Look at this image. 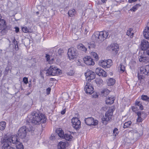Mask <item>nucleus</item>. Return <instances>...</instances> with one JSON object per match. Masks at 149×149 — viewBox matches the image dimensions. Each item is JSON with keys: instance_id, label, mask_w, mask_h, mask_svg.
<instances>
[{"instance_id": "1", "label": "nucleus", "mask_w": 149, "mask_h": 149, "mask_svg": "<svg viewBox=\"0 0 149 149\" xmlns=\"http://www.w3.org/2000/svg\"><path fill=\"white\" fill-rule=\"evenodd\" d=\"M46 119L44 115L40 113L38 111H34L32 113L31 115L28 116L26 121L35 125H38L40 122L44 123Z\"/></svg>"}, {"instance_id": "2", "label": "nucleus", "mask_w": 149, "mask_h": 149, "mask_svg": "<svg viewBox=\"0 0 149 149\" xmlns=\"http://www.w3.org/2000/svg\"><path fill=\"white\" fill-rule=\"evenodd\" d=\"M109 33L106 31H96L92 35V38L95 42L100 43L107 38Z\"/></svg>"}, {"instance_id": "3", "label": "nucleus", "mask_w": 149, "mask_h": 149, "mask_svg": "<svg viewBox=\"0 0 149 149\" xmlns=\"http://www.w3.org/2000/svg\"><path fill=\"white\" fill-rule=\"evenodd\" d=\"M113 111L112 109H110L105 113V115L102 117V122L104 124H107L111 119V117L113 114Z\"/></svg>"}, {"instance_id": "4", "label": "nucleus", "mask_w": 149, "mask_h": 149, "mask_svg": "<svg viewBox=\"0 0 149 149\" xmlns=\"http://www.w3.org/2000/svg\"><path fill=\"white\" fill-rule=\"evenodd\" d=\"M72 126L76 130H79L81 127V122L79 119L76 118H73L72 119Z\"/></svg>"}, {"instance_id": "5", "label": "nucleus", "mask_w": 149, "mask_h": 149, "mask_svg": "<svg viewBox=\"0 0 149 149\" xmlns=\"http://www.w3.org/2000/svg\"><path fill=\"white\" fill-rule=\"evenodd\" d=\"M68 54L70 59L75 58L77 56L76 49L73 47L70 48L68 49Z\"/></svg>"}, {"instance_id": "6", "label": "nucleus", "mask_w": 149, "mask_h": 149, "mask_svg": "<svg viewBox=\"0 0 149 149\" xmlns=\"http://www.w3.org/2000/svg\"><path fill=\"white\" fill-rule=\"evenodd\" d=\"M99 65L105 68H109L112 65V60L111 59L101 61L99 63Z\"/></svg>"}, {"instance_id": "7", "label": "nucleus", "mask_w": 149, "mask_h": 149, "mask_svg": "<svg viewBox=\"0 0 149 149\" xmlns=\"http://www.w3.org/2000/svg\"><path fill=\"white\" fill-rule=\"evenodd\" d=\"M27 129L25 126L21 127L18 132V136L22 139L25 138L26 135Z\"/></svg>"}, {"instance_id": "8", "label": "nucleus", "mask_w": 149, "mask_h": 149, "mask_svg": "<svg viewBox=\"0 0 149 149\" xmlns=\"http://www.w3.org/2000/svg\"><path fill=\"white\" fill-rule=\"evenodd\" d=\"M10 139H5L3 140V145L2 146V149H15L12 147H11V143L10 141Z\"/></svg>"}, {"instance_id": "9", "label": "nucleus", "mask_w": 149, "mask_h": 149, "mask_svg": "<svg viewBox=\"0 0 149 149\" xmlns=\"http://www.w3.org/2000/svg\"><path fill=\"white\" fill-rule=\"evenodd\" d=\"M85 123L89 125H96L97 124L98 121L97 120H94L92 117L85 118L84 120Z\"/></svg>"}, {"instance_id": "10", "label": "nucleus", "mask_w": 149, "mask_h": 149, "mask_svg": "<svg viewBox=\"0 0 149 149\" xmlns=\"http://www.w3.org/2000/svg\"><path fill=\"white\" fill-rule=\"evenodd\" d=\"M85 74L86 79L88 81H90L93 79L95 77V73L91 70L88 71Z\"/></svg>"}, {"instance_id": "11", "label": "nucleus", "mask_w": 149, "mask_h": 149, "mask_svg": "<svg viewBox=\"0 0 149 149\" xmlns=\"http://www.w3.org/2000/svg\"><path fill=\"white\" fill-rule=\"evenodd\" d=\"M6 26L5 21L3 19L0 20V30H1V31L2 34L4 35L6 33Z\"/></svg>"}, {"instance_id": "12", "label": "nucleus", "mask_w": 149, "mask_h": 149, "mask_svg": "<svg viewBox=\"0 0 149 149\" xmlns=\"http://www.w3.org/2000/svg\"><path fill=\"white\" fill-rule=\"evenodd\" d=\"M84 63L88 65H93L95 64V62L93 59L89 56H86L83 58Z\"/></svg>"}, {"instance_id": "13", "label": "nucleus", "mask_w": 149, "mask_h": 149, "mask_svg": "<svg viewBox=\"0 0 149 149\" xmlns=\"http://www.w3.org/2000/svg\"><path fill=\"white\" fill-rule=\"evenodd\" d=\"M84 89L85 92L87 94H91L93 93V88L89 82H87Z\"/></svg>"}, {"instance_id": "14", "label": "nucleus", "mask_w": 149, "mask_h": 149, "mask_svg": "<svg viewBox=\"0 0 149 149\" xmlns=\"http://www.w3.org/2000/svg\"><path fill=\"white\" fill-rule=\"evenodd\" d=\"M56 67L51 66L49 69L46 71V74L47 76L54 75L56 73Z\"/></svg>"}, {"instance_id": "15", "label": "nucleus", "mask_w": 149, "mask_h": 149, "mask_svg": "<svg viewBox=\"0 0 149 149\" xmlns=\"http://www.w3.org/2000/svg\"><path fill=\"white\" fill-rule=\"evenodd\" d=\"M140 71L141 73L143 74L144 75H149V65H146L145 67H141Z\"/></svg>"}, {"instance_id": "16", "label": "nucleus", "mask_w": 149, "mask_h": 149, "mask_svg": "<svg viewBox=\"0 0 149 149\" xmlns=\"http://www.w3.org/2000/svg\"><path fill=\"white\" fill-rule=\"evenodd\" d=\"M95 72L99 76H102L106 77L107 75L106 72L100 68H96Z\"/></svg>"}, {"instance_id": "17", "label": "nucleus", "mask_w": 149, "mask_h": 149, "mask_svg": "<svg viewBox=\"0 0 149 149\" xmlns=\"http://www.w3.org/2000/svg\"><path fill=\"white\" fill-rule=\"evenodd\" d=\"M149 47V43L146 40H143L141 42V48L142 50H145L148 48Z\"/></svg>"}, {"instance_id": "18", "label": "nucleus", "mask_w": 149, "mask_h": 149, "mask_svg": "<svg viewBox=\"0 0 149 149\" xmlns=\"http://www.w3.org/2000/svg\"><path fill=\"white\" fill-rule=\"evenodd\" d=\"M112 50L114 52L116 53L119 50V46L116 43L112 44L110 46Z\"/></svg>"}, {"instance_id": "19", "label": "nucleus", "mask_w": 149, "mask_h": 149, "mask_svg": "<svg viewBox=\"0 0 149 149\" xmlns=\"http://www.w3.org/2000/svg\"><path fill=\"white\" fill-rule=\"evenodd\" d=\"M17 136H12L11 137L8 138L7 139H10V141L11 143H12L13 144H17V142H19L18 140Z\"/></svg>"}, {"instance_id": "20", "label": "nucleus", "mask_w": 149, "mask_h": 149, "mask_svg": "<svg viewBox=\"0 0 149 149\" xmlns=\"http://www.w3.org/2000/svg\"><path fill=\"white\" fill-rule=\"evenodd\" d=\"M114 96L109 97H108L107 98L105 102L107 104H111L114 102Z\"/></svg>"}, {"instance_id": "21", "label": "nucleus", "mask_w": 149, "mask_h": 149, "mask_svg": "<svg viewBox=\"0 0 149 149\" xmlns=\"http://www.w3.org/2000/svg\"><path fill=\"white\" fill-rule=\"evenodd\" d=\"M140 62L146 63L149 61V58L148 57L141 56L139 58Z\"/></svg>"}, {"instance_id": "22", "label": "nucleus", "mask_w": 149, "mask_h": 149, "mask_svg": "<svg viewBox=\"0 0 149 149\" xmlns=\"http://www.w3.org/2000/svg\"><path fill=\"white\" fill-rule=\"evenodd\" d=\"M143 34L145 38L146 39L149 38V27L147 26L144 31Z\"/></svg>"}, {"instance_id": "23", "label": "nucleus", "mask_w": 149, "mask_h": 149, "mask_svg": "<svg viewBox=\"0 0 149 149\" xmlns=\"http://www.w3.org/2000/svg\"><path fill=\"white\" fill-rule=\"evenodd\" d=\"M56 132L58 136L61 138H63L64 136V132L61 129H58L56 130Z\"/></svg>"}, {"instance_id": "24", "label": "nucleus", "mask_w": 149, "mask_h": 149, "mask_svg": "<svg viewBox=\"0 0 149 149\" xmlns=\"http://www.w3.org/2000/svg\"><path fill=\"white\" fill-rule=\"evenodd\" d=\"M66 147V143L64 142H60L58 145V149H65Z\"/></svg>"}, {"instance_id": "25", "label": "nucleus", "mask_w": 149, "mask_h": 149, "mask_svg": "<svg viewBox=\"0 0 149 149\" xmlns=\"http://www.w3.org/2000/svg\"><path fill=\"white\" fill-rule=\"evenodd\" d=\"M107 84L109 86H112L114 85L115 83V80L114 79L110 78L108 80Z\"/></svg>"}, {"instance_id": "26", "label": "nucleus", "mask_w": 149, "mask_h": 149, "mask_svg": "<svg viewBox=\"0 0 149 149\" xmlns=\"http://www.w3.org/2000/svg\"><path fill=\"white\" fill-rule=\"evenodd\" d=\"M109 92L108 89H105L102 91L101 95L103 97H105L109 94Z\"/></svg>"}, {"instance_id": "27", "label": "nucleus", "mask_w": 149, "mask_h": 149, "mask_svg": "<svg viewBox=\"0 0 149 149\" xmlns=\"http://www.w3.org/2000/svg\"><path fill=\"white\" fill-rule=\"evenodd\" d=\"M63 137L66 140L70 141L72 139V136L69 134H67L64 135Z\"/></svg>"}, {"instance_id": "28", "label": "nucleus", "mask_w": 149, "mask_h": 149, "mask_svg": "<svg viewBox=\"0 0 149 149\" xmlns=\"http://www.w3.org/2000/svg\"><path fill=\"white\" fill-rule=\"evenodd\" d=\"M77 48L82 51L86 52L87 48L82 44H79L77 46Z\"/></svg>"}, {"instance_id": "29", "label": "nucleus", "mask_w": 149, "mask_h": 149, "mask_svg": "<svg viewBox=\"0 0 149 149\" xmlns=\"http://www.w3.org/2000/svg\"><path fill=\"white\" fill-rule=\"evenodd\" d=\"M72 31L76 35H78L80 33V29H78V27L77 26H76L75 28L73 27Z\"/></svg>"}, {"instance_id": "30", "label": "nucleus", "mask_w": 149, "mask_h": 149, "mask_svg": "<svg viewBox=\"0 0 149 149\" xmlns=\"http://www.w3.org/2000/svg\"><path fill=\"white\" fill-rule=\"evenodd\" d=\"M125 61H124V63H122L120 65V67L119 68H120L121 71L122 72H124L125 70Z\"/></svg>"}, {"instance_id": "31", "label": "nucleus", "mask_w": 149, "mask_h": 149, "mask_svg": "<svg viewBox=\"0 0 149 149\" xmlns=\"http://www.w3.org/2000/svg\"><path fill=\"white\" fill-rule=\"evenodd\" d=\"M76 11L74 9L70 10L68 12V14L69 16L72 17L76 13Z\"/></svg>"}, {"instance_id": "32", "label": "nucleus", "mask_w": 149, "mask_h": 149, "mask_svg": "<svg viewBox=\"0 0 149 149\" xmlns=\"http://www.w3.org/2000/svg\"><path fill=\"white\" fill-rule=\"evenodd\" d=\"M6 123L4 121L1 122L0 123V130H3L6 127Z\"/></svg>"}, {"instance_id": "33", "label": "nucleus", "mask_w": 149, "mask_h": 149, "mask_svg": "<svg viewBox=\"0 0 149 149\" xmlns=\"http://www.w3.org/2000/svg\"><path fill=\"white\" fill-rule=\"evenodd\" d=\"M17 149H24V146L21 143L18 142L16 146Z\"/></svg>"}, {"instance_id": "34", "label": "nucleus", "mask_w": 149, "mask_h": 149, "mask_svg": "<svg viewBox=\"0 0 149 149\" xmlns=\"http://www.w3.org/2000/svg\"><path fill=\"white\" fill-rule=\"evenodd\" d=\"M131 121H128L127 122L125 123L124 124L123 127L126 128L130 126L131 124Z\"/></svg>"}, {"instance_id": "35", "label": "nucleus", "mask_w": 149, "mask_h": 149, "mask_svg": "<svg viewBox=\"0 0 149 149\" xmlns=\"http://www.w3.org/2000/svg\"><path fill=\"white\" fill-rule=\"evenodd\" d=\"M144 75L143 74H141L140 72V71L139 72L138 74V78L139 79L141 80L142 79H143L145 78Z\"/></svg>"}, {"instance_id": "36", "label": "nucleus", "mask_w": 149, "mask_h": 149, "mask_svg": "<svg viewBox=\"0 0 149 149\" xmlns=\"http://www.w3.org/2000/svg\"><path fill=\"white\" fill-rule=\"evenodd\" d=\"M136 104L139 107V108L141 110H142L143 109V107L141 105V103L139 101H137L136 102Z\"/></svg>"}, {"instance_id": "37", "label": "nucleus", "mask_w": 149, "mask_h": 149, "mask_svg": "<svg viewBox=\"0 0 149 149\" xmlns=\"http://www.w3.org/2000/svg\"><path fill=\"white\" fill-rule=\"evenodd\" d=\"M141 99L143 100L149 102V97H148L147 95H142L141 97Z\"/></svg>"}, {"instance_id": "38", "label": "nucleus", "mask_w": 149, "mask_h": 149, "mask_svg": "<svg viewBox=\"0 0 149 149\" xmlns=\"http://www.w3.org/2000/svg\"><path fill=\"white\" fill-rule=\"evenodd\" d=\"M91 55L96 60H97L98 59V56L96 53L95 52H92L91 53Z\"/></svg>"}, {"instance_id": "39", "label": "nucleus", "mask_w": 149, "mask_h": 149, "mask_svg": "<svg viewBox=\"0 0 149 149\" xmlns=\"http://www.w3.org/2000/svg\"><path fill=\"white\" fill-rule=\"evenodd\" d=\"M22 31L24 33L29 32V30L26 26L22 27Z\"/></svg>"}, {"instance_id": "40", "label": "nucleus", "mask_w": 149, "mask_h": 149, "mask_svg": "<svg viewBox=\"0 0 149 149\" xmlns=\"http://www.w3.org/2000/svg\"><path fill=\"white\" fill-rule=\"evenodd\" d=\"M118 130L117 128H115L113 131V135L116 136L118 133Z\"/></svg>"}, {"instance_id": "41", "label": "nucleus", "mask_w": 149, "mask_h": 149, "mask_svg": "<svg viewBox=\"0 0 149 149\" xmlns=\"http://www.w3.org/2000/svg\"><path fill=\"white\" fill-rule=\"evenodd\" d=\"M63 53V49H59L58 50V54L60 55H62Z\"/></svg>"}, {"instance_id": "42", "label": "nucleus", "mask_w": 149, "mask_h": 149, "mask_svg": "<svg viewBox=\"0 0 149 149\" xmlns=\"http://www.w3.org/2000/svg\"><path fill=\"white\" fill-rule=\"evenodd\" d=\"M95 81L97 84L100 85L102 83V80L100 79H96Z\"/></svg>"}, {"instance_id": "43", "label": "nucleus", "mask_w": 149, "mask_h": 149, "mask_svg": "<svg viewBox=\"0 0 149 149\" xmlns=\"http://www.w3.org/2000/svg\"><path fill=\"white\" fill-rule=\"evenodd\" d=\"M137 9V6H133L132 8L130 9V10L135 11Z\"/></svg>"}, {"instance_id": "44", "label": "nucleus", "mask_w": 149, "mask_h": 149, "mask_svg": "<svg viewBox=\"0 0 149 149\" xmlns=\"http://www.w3.org/2000/svg\"><path fill=\"white\" fill-rule=\"evenodd\" d=\"M23 81L24 83L27 84L28 82V78L24 77L23 78Z\"/></svg>"}, {"instance_id": "45", "label": "nucleus", "mask_w": 149, "mask_h": 149, "mask_svg": "<svg viewBox=\"0 0 149 149\" xmlns=\"http://www.w3.org/2000/svg\"><path fill=\"white\" fill-rule=\"evenodd\" d=\"M90 46H88V47L89 48H95V45L94 43H91V44H89Z\"/></svg>"}, {"instance_id": "46", "label": "nucleus", "mask_w": 149, "mask_h": 149, "mask_svg": "<svg viewBox=\"0 0 149 149\" xmlns=\"http://www.w3.org/2000/svg\"><path fill=\"white\" fill-rule=\"evenodd\" d=\"M51 89L49 87L46 89L47 94V95L49 94L50 92Z\"/></svg>"}, {"instance_id": "47", "label": "nucleus", "mask_w": 149, "mask_h": 149, "mask_svg": "<svg viewBox=\"0 0 149 149\" xmlns=\"http://www.w3.org/2000/svg\"><path fill=\"white\" fill-rule=\"evenodd\" d=\"M13 42L14 44V45H17V41L16 40V39L15 38L13 39Z\"/></svg>"}, {"instance_id": "48", "label": "nucleus", "mask_w": 149, "mask_h": 149, "mask_svg": "<svg viewBox=\"0 0 149 149\" xmlns=\"http://www.w3.org/2000/svg\"><path fill=\"white\" fill-rule=\"evenodd\" d=\"M56 74H59L61 72V70L56 67Z\"/></svg>"}, {"instance_id": "49", "label": "nucleus", "mask_w": 149, "mask_h": 149, "mask_svg": "<svg viewBox=\"0 0 149 149\" xmlns=\"http://www.w3.org/2000/svg\"><path fill=\"white\" fill-rule=\"evenodd\" d=\"M132 31V29H130L129 31H128L127 32V35L128 36H129L130 35L131 32Z\"/></svg>"}, {"instance_id": "50", "label": "nucleus", "mask_w": 149, "mask_h": 149, "mask_svg": "<svg viewBox=\"0 0 149 149\" xmlns=\"http://www.w3.org/2000/svg\"><path fill=\"white\" fill-rule=\"evenodd\" d=\"M142 121V119L141 117H138L137 121L139 122H141Z\"/></svg>"}, {"instance_id": "51", "label": "nucleus", "mask_w": 149, "mask_h": 149, "mask_svg": "<svg viewBox=\"0 0 149 149\" xmlns=\"http://www.w3.org/2000/svg\"><path fill=\"white\" fill-rule=\"evenodd\" d=\"M15 31L16 33H18L19 31V29L18 27H16L15 28Z\"/></svg>"}, {"instance_id": "52", "label": "nucleus", "mask_w": 149, "mask_h": 149, "mask_svg": "<svg viewBox=\"0 0 149 149\" xmlns=\"http://www.w3.org/2000/svg\"><path fill=\"white\" fill-rule=\"evenodd\" d=\"M74 72L72 70L70 71V72H68V74L69 75L71 76V75H72V74H74Z\"/></svg>"}, {"instance_id": "53", "label": "nucleus", "mask_w": 149, "mask_h": 149, "mask_svg": "<svg viewBox=\"0 0 149 149\" xmlns=\"http://www.w3.org/2000/svg\"><path fill=\"white\" fill-rule=\"evenodd\" d=\"M45 57L47 61H48L49 60V55L46 54Z\"/></svg>"}, {"instance_id": "54", "label": "nucleus", "mask_w": 149, "mask_h": 149, "mask_svg": "<svg viewBox=\"0 0 149 149\" xmlns=\"http://www.w3.org/2000/svg\"><path fill=\"white\" fill-rule=\"evenodd\" d=\"M137 0H129L128 2L130 3H132L136 1Z\"/></svg>"}, {"instance_id": "55", "label": "nucleus", "mask_w": 149, "mask_h": 149, "mask_svg": "<svg viewBox=\"0 0 149 149\" xmlns=\"http://www.w3.org/2000/svg\"><path fill=\"white\" fill-rule=\"evenodd\" d=\"M107 109V107L106 106H104V107H102V109L104 111H106Z\"/></svg>"}, {"instance_id": "56", "label": "nucleus", "mask_w": 149, "mask_h": 149, "mask_svg": "<svg viewBox=\"0 0 149 149\" xmlns=\"http://www.w3.org/2000/svg\"><path fill=\"white\" fill-rule=\"evenodd\" d=\"M95 93H94L93 95V97L95 98L97 97H98V95L96 93H95Z\"/></svg>"}, {"instance_id": "57", "label": "nucleus", "mask_w": 149, "mask_h": 149, "mask_svg": "<svg viewBox=\"0 0 149 149\" xmlns=\"http://www.w3.org/2000/svg\"><path fill=\"white\" fill-rule=\"evenodd\" d=\"M65 112H66L65 109H64L61 111V114H62L63 115L65 113Z\"/></svg>"}, {"instance_id": "58", "label": "nucleus", "mask_w": 149, "mask_h": 149, "mask_svg": "<svg viewBox=\"0 0 149 149\" xmlns=\"http://www.w3.org/2000/svg\"><path fill=\"white\" fill-rule=\"evenodd\" d=\"M15 48L16 50L17 51L19 49V48L18 45L15 46Z\"/></svg>"}, {"instance_id": "59", "label": "nucleus", "mask_w": 149, "mask_h": 149, "mask_svg": "<svg viewBox=\"0 0 149 149\" xmlns=\"http://www.w3.org/2000/svg\"><path fill=\"white\" fill-rule=\"evenodd\" d=\"M137 115L138 116V117H141V113L140 112H138L137 113Z\"/></svg>"}, {"instance_id": "60", "label": "nucleus", "mask_w": 149, "mask_h": 149, "mask_svg": "<svg viewBox=\"0 0 149 149\" xmlns=\"http://www.w3.org/2000/svg\"><path fill=\"white\" fill-rule=\"evenodd\" d=\"M129 135L130 136H132V135H133V136L134 135L133 132L132 131H130V132H129Z\"/></svg>"}, {"instance_id": "61", "label": "nucleus", "mask_w": 149, "mask_h": 149, "mask_svg": "<svg viewBox=\"0 0 149 149\" xmlns=\"http://www.w3.org/2000/svg\"><path fill=\"white\" fill-rule=\"evenodd\" d=\"M9 70V68L8 67H7L6 68V71L7 72H8Z\"/></svg>"}, {"instance_id": "62", "label": "nucleus", "mask_w": 149, "mask_h": 149, "mask_svg": "<svg viewBox=\"0 0 149 149\" xmlns=\"http://www.w3.org/2000/svg\"><path fill=\"white\" fill-rule=\"evenodd\" d=\"M101 1L103 3H105L107 1V0H101Z\"/></svg>"}, {"instance_id": "63", "label": "nucleus", "mask_w": 149, "mask_h": 149, "mask_svg": "<svg viewBox=\"0 0 149 149\" xmlns=\"http://www.w3.org/2000/svg\"><path fill=\"white\" fill-rule=\"evenodd\" d=\"M77 64L79 65H81V64H80V62L79 61H78V62L77 63Z\"/></svg>"}, {"instance_id": "64", "label": "nucleus", "mask_w": 149, "mask_h": 149, "mask_svg": "<svg viewBox=\"0 0 149 149\" xmlns=\"http://www.w3.org/2000/svg\"><path fill=\"white\" fill-rule=\"evenodd\" d=\"M147 26L149 27V22L148 23Z\"/></svg>"}]
</instances>
